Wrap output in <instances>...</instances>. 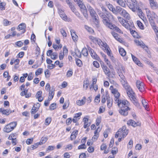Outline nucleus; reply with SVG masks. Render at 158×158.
Masks as SVG:
<instances>
[{"instance_id": "1", "label": "nucleus", "mask_w": 158, "mask_h": 158, "mask_svg": "<svg viewBox=\"0 0 158 158\" xmlns=\"http://www.w3.org/2000/svg\"><path fill=\"white\" fill-rule=\"evenodd\" d=\"M115 101L118 103V105L121 109L119 110L120 114L124 116L127 115L128 114V111L130 110L128 107L129 103L126 100H121L119 99L115 100Z\"/></svg>"}, {"instance_id": "2", "label": "nucleus", "mask_w": 158, "mask_h": 158, "mask_svg": "<svg viewBox=\"0 0 158 158\" xmlns=\"http://www.w3.org/2000/svg\"><path fill=\"white\" fill-rule=\"evenodd\" d=\"M87 7L91 16L94 19V22L98 23L99 19L98 17L93 8L89 5L87 6Z\"/></svg>"}, {"instance_id": "3", "label": "nucleus", "mask_w": 158, "mask_h": 158, "mask_svg": "<svg viewBox=\"0 0 158 158\" xmlns=\"http://www.w3.org/2000/svg\"><path fill=\"white\" fill-rule=\"evenodd\" d=\"M120 82L126 90L127 95L130 94L133 92L132 89L128 85L127 81L125 78L121 80Z\"/></svg>"}, {"instance_id": "4", "label": "nucleus", "mask_w": 158, "mask_h": 158, "mask_svg": "<svg viewBox=\"0 0 158 158\" xmlns=\"http://www.w3.org/2000/svg\"><path fill=\"white\" fill-rule=\"evenodd\" d=\"M129 8L133 11L135 12L137 9L138 5L137 2L135 0H131V2L127 4Z\"/></svg>"}, {"instance_id": "5", "label": "nucleus", "mask_w": 158, "mask_h": 158, "mask_svg": "<svg viewBox=\"0 0 158 158\" xmlns=\"http://www.w3.org/2000/svg\"><path fill=\"white\" fill-rule=\"evenodd\" d=\"M77 4L80 8L81 11L83 13L84 16L85 18H87L88 17L87 11L85 6L81 1L78 2Z\"/></svg>"}, {"instance_id": "6", "label": "nucleus", "mask_w": 158, "mask_h": 158, "mask_svg": "<svg viewBox=\"0 0 158 158\" xmlns=\"http://www.w3.org/2000/svg\"><path fill=\"white\" fill-rule=\"evenodd\" d=\"M98 14L99 16L101 17L102 19V22L104 25L105 24H107L108 23V22L110 20L109 19L108 17L106 16L103 12L101 11H98Z\"/></svg>"}, {"instance_id": "7", "label": "nucleus", "mask_w": 158, "mask_h": 158, "mask_svg": "<svg viewBox=\"0 0 158 158\" xmlns=\"http://www.w3.org/2000/svg\"><path fill=\"white\" fill-rule=\"evenodd\" d=\"M108 23H107V24H105L106 27H108L111 29L114 30L119 33H121V30L118 27H116L115 25H113L112 23H110V20L109 21Z\"/></svg>"}, {"instance_id": "8", "label": "nucleus", "mask_w": 158, "mask_h": 158, "mask_svg": "<svg viewBox=\"0 0 158 158\" xmlns=\"http://www.w3.org/2000/svg\"><path fill=\"white\" fill-rule=\"evenodd\" d=\"M136 86L140 91L142 92L145 90L144 84L142 82L137 80Z\"/></svg>"}, {"instance_id": "9", "label": "nucleus", "mask_w": 158, "mask_h": 158, "mask_svg": "<svg viewBox=\"0 0 158 158\" xmlns=\"http://www.w3.org/2000/svg\"><path fill=\"white\" fill-rule=\"evenodd\" d=\"M88 50L91 56L93 58L98 60L100 59L99 57L91 48L89 47L88 48Z\"/></svg>"}, {"instance_id": "10", "label": "nucleus", "mask_w": 158, "mask_h": 158, "mask_svg": "<svg viewBox=\"0 0 158 158\" xmlns=\"http://www.w3.org/2000/svg\"><path fill=\"white\" fill-rule=\"evenodd\" d=\"M121 134H122L123 138L125 137L128 134V131L126 129V126H123L122 128H120L118 130Z\"/></svg>"}, {"instance_id": "11", "label": "nucleus", "mask_w": 158, "mask_h": 158, "mask_svg": "<svg viewBox=\"0 0 158 158\" xmlns=\"http://www.w3.org/2000/svg\"><path fill=\"white\" fill-rule=\"evenodd\" d=\"M127 124L128 125H131L134 127H135L137 126H140L141 125L140 122H135L134 121L131 119H130L128 121Z\"/></svg>"}, {"instance_id": "12", "label": "nucleus", "mask_w": 158, "mask_h": 158, "mask_svg": "<svg viewBox=\"0 0 158 158\" xmlns=\"http://www.w3.org/2000/svg\"><path fill=\"white\" fill-rule=\"evenodd\" d=\"M132 93H131L130 94L128 95V96L131 98V100L132 101L133 103L136 106L139 107V105L135 97L132 95Z\"/></svg>"}, {"instance_id": "13", "label": "nucleus", "mask_w": 158, "mask_h": 158, "mask_svg": "<svg viewBox=\"0 0 158 158\" xmlns=\"http://www.w3.org/2000/svg\"><path fill=\"white\" fill-rule=\"evenodd\" d=\"M153 19L154 18H150L149 19V20L150 24L152 27L153 29L155 31V32H157V35L158 36V30L157 29V27L155 25V23Z\"/></svg>"}, {"instance_id": "14", "label": "nucleus", "mask_w": 158, "mask_h": 158, "mask_svg": "<svg viewBox=\"0 0 158 158\" xmlns=\"http://www.w3.org/2000/svg\"><path fill=\"white\" fill-rule=\"evenodd\" d=\"M118 18L119 21L122 24L125 28L128 29L129 28V26L127 24L126 21L122 18L120 17H118Z\"/></svg>"}, {"instance_id": "15", "label": "nucleus", "mask_w": 158, "mask_h": 158, "mask_svg": "<svg viewBox=\"0 0 158 158\" xmlns=\"http://www.w3.org/2000/svg\"><path fill=\"white\" fill-rule=\"evenodd\" d=\"M146 13L147 15L148 18H155L156 17V15L155 13L153 12H151L150 10L148 9H146Z\"/></svg>"}, {"instance_id": "16", "label": "nucleus", "mask_w": 158, "mask_h": 158, "mask_svg": "<svg viewBox=\"0 0 158 158\" xmlns=\"http://www.w3.org/2000/svg\"><path fill=\"white\" fill-rule=\"evenodd\" d=\"M120 14L128 20H129L130 19L129 14L124 9L123 10V11L120 13Z\"/></svg>"}, {"instance_id": "17", "label": "nucleus", "mask_w": 158, "mask_h": 158, "mask_svg": "<svg viewBox=\"0 0 158 158\" xmlns=\"http://www.w3.org/2000/svg\"><path fill=\"white\" fill-rule=\"evenodd\" d=\"M0 112L1 113L3 114L8 115L10 113H11L12 112L10 111V109H6L5 110L3 108H0Z\"/></svg>"}, {"instance_id": "18", "label": "nucleus", "mask_w": 158, "mask_h": 158, "mask_svg": "<svg viewBox=\"0 0 158 158\" xmlns=\"http://www.w3.org/2000/svg\"><path fill=\"white\" fill-rule=\"evenodd\" d=\"M26 25L25 23H21L18 26L17 29L19 30V31L22 30L21 34L24 33L25 31Z\"/></svg>"}, {"instance_id": "19", "label": "nucleus", "mask_w": 158, "mask_h": 158, "mask_svg": "<svg viewBox=\"0 0 158 158\" xmlns=\"http://www.w3.org/2000/svg\"><path fill=\"white\" fill-rule=\"evenodd\" d=\"M96 43L98 44L101 47H104L105 49H106L108 47L107 44L106 43H104L100 39H98Z\"/></svg>"}, {"instance_id": "20", "label": "nucleus", "mask_w": 158, "mask_h": 158, "mask_svg": "<svg viewBox=\"0 0 158 158\" xmlns=\"http://www.w3.org/2000/svg\"><path fill=\"white\" fill-rule=\"evenodd\" d=\"M151 7L153 9H156L158 8V5L154 0H149Z\"/></svg>"}, {"instance_id": "21", "label": "nucleus", "mask_w": 158, "mask_h": 158, "mask_svg": "<svg viewBox=\"0 0 158 158\" xmlns=\"http://www.w3.org/2000/svg\"><path fill=\"white\" fill-rule=\"evenodd\" d=\"M104 50L105 52H106L108 55L110 57L111 59L113 61L114 60V57L113 56H112V53L111 52L109 47L106 49H105Z\"/></svg>"}, {"instance_id": "22", "label": "nucleus", "mask_w": 158, "mask_h": 158, "mask_svg": "<svg viewBox=\"0 0 158 158\" xmlns=\"http://www.w3.org/2000/svg\"><path fill=\"white\" fill-rule=\"evenodd\" d=\"M101 8L102 11V12L106 15V16L108 17V18L110 17V16H112V15L109 12H108L106 8L104 6H102L101 7Z\"/></svg>"}, {"instance_id": "23", "label": "nucleus", "mask_w": 158, "mask_h": 158, "mask_svg": "<svg viewBox=\"0 0 158 158\" xmlns=\"http://www.w3.org/2000/svg\"><path fill=\"white\" fill-rule=\"evenodd\" d=\"M71 34L73 41L74 42L77 41L78 37L73 30L71 31Z\"/></svg>"}, {"instance_id": "24", "label": "nucleus", "mask_w": 158, "mask_h": 158, "mask_svg": "<svg viewBox=\"0 0 158 158\" xmlns=\"http://www.w3.org/2000/svg\"><path fill=\"white\" fill-rule=\"evenodd\" d=\"M88 119L85 117L83 119V121L84 122V127L85 128L89 127L90 124V123H88Z\"/></svg>"}, {"instance_id": "25", "label": "nucleus", "mask_w": 158, "mask_h": 158, "mask_svg": "<svg viewBox=\"0 0 158 158\" xmlns=\"http://www.w3.org/2000/svg\"><path fill=\"white\" fill-rule=\"evenodd\" d=\"M131 55L133 61L138 66H141V63L140 61L139 60L138 58L136 57H135V56L133 55L132 54H131Z\"/></svg>"}, {"instance_id": "26", "label": "nucleus", "mask_w": 158, "mask_h": 158, "mask_svg": "<svg viewBox=\"0 0 158 158\" xmlns=\"http://www.w3.org/2000/svg\"><path fill=\"white\" fill-rule=\"evenodd\" d=\"M12 130H13L11 129V128L8 124L5 126L3 128L4 131L6 133H9Z\"/></svg>"}, {"instance_id": "27", "label": "nucleus", "mask_w": 158, "mask_h": 158, "mask_svg": "<svg viewBox=\"0 0 158 158\" xmlns=\"http://www.w3.org/2000/svg\"><path fill=\"white\" fill-rule=\"evenodd\" d=\"M107 105L109 108H111L113 104V100L110 97L108 98H107Z\"/></svg>"}, {"instance_id": "28", "label": "nucleus", "mask_w": 158, "mask_h": 158, "mask_svg": "<svg viewBox=\"0 0 158 158\" xmlns=\"http://www.w3.org/2000/svg\"><path fill=\"white\" fill-rule=\"evenodd\" d=\"M116 2L117 3L121 6L123 7H126L125 2L123 0H117Z\"/></svg>"}, {"instance_id": "29", "label": "nucleus", "mask_w": 158, "mask_h": 158, "mask_svg": "<svg viewBox=\"0 0 158 158\" xmlns=\"http://www.w3.org/2000/svg\"><path fill=\"white\" fill-rule=\"evenodd\" d=\"M103 69L105 74L107 75L110 73L109 69L105 65H103L102 67Z\"/></svg>"}, {"instance_id": "30", "label": "nucleus", "mask_w": 158, "mask_h": 158, "mask_svg": "<svg viewBox=\"0 0 158 158\" xmlns=\"http://www.w3.org/2000/svg\"><path fill=\"white\" fill-rule=\"evenodd\" d=\"M9 127L11 128L13 130L16 127L17 125V123L16 122H13L8 124Z\"/></svg>"}, {"instance_id": "31", "label": "nucleus", "mask_w": 158, "mask_h": 158, "mask_svg": "<svg viewBox=\"0 0 158 158\" xmlns=\"http://www.w3.org/2000/svg\"><path fill=\"white\" fill-rule=\"evenodd\" d=\"M135 42L137 45L140 46L143 48H144L145 47H146L145 44L142 41H140L139 40H136Z\"/></svg>"}, {"instance_id": "32", "label": "nucleus", "mask_w": 158, "mask_h": 158, "mask_svg": "<svg viewBox=\"0 0 158 158\" xmlns=\"http://www.w3.org/2000/svg\"><path fill=\"white\" fill-rule=\"evenodd\" d=\"M40 106L35 107V105L32 107L31 111V114H34L38 110Z\"/></svg>"}, {"instance_id": "33", "label": "nucleus", "mask_w": 158, "mask_h": 158, "mask_svg": "<svg viewBox=\"0 0 158 158\" xmlns=\"http://www.w3.org/2000/svg\"><path fill=\"white\" fill-rule=\"evenodd\" d=\"M119 52L120 55L123 56H125L126 54V52L124 49L123 48H120L119 50Z\"/></svg>"}, {"instance_id": "34", "label": "nucleus", "mask_w": 158, "mask_h": 158, "mask_svg": "<svg viewBox=\"0 0 158 158\" xmlns=\"http://www.w3.org/2000/svg\"><path fill=\"white\" fill-rule=\"evenodd\" d=\"M82 54L85 56H87L88 55V51L85 48H84L82 50Z\"/></svg>"}, {"instance_id": "35", "label": "nucleus", "mask_w": 158, "mask_h": 158, "mask_svg": "<svg viewBox=\"0 0 158 158\" xmlns=\"http://www.w3.org/2000/svg\"><path fill=\"white\" fill-rule=\"evenodd\" d=\"M142 103L143 106L145 108V109L147 110H148V103L146 102L145 100V99H143L142 100Z\"/></svg>"}, {"instance_id": "36", "label": "nucleus", "mask_w": 158, "mask_h": 158, "mask_svg": "<svg viewBox=\"0 0 158 158\" xmlns=\"http://www.w3.org/2000/svg\"><path fill=\"white\" fill-rule=\"evenodd\" d=\"M85 102L83 99L77 100L76 102L77 104L79 106H81L85 104Z\"/></svg>"}, {"instance_id": "37", "label": "nucleus", "mask_w": 158, "mask_h": 158, "mask_svg": "<svg viewBox=\"0 0 158 158\" xmlns=\"http://www.w3.org/2000/svg\"><path fill=\"white\" fill-rule=\"evenodd\" d=\"M60 17L64 20H65L67 19V16L64 13L63 11H61L59 13Z\"/></svg>"}, {"instance_id": "38", "label": "nucleus", "mask_w": 158, "mask_h": 158, "mask_svg": "<svg viewBox=\"0 0 158 158\" xmlns=\"http://www.w3.org/2000/svg\"><path fill=\"white\" fill-rule=\"evenodd\" d=\"M43 71V69L42 68H39L35 71V74L36 76H38L42 73Z\"/></svg>"}, {"instance_id": "39", "label": "nucleus", "mask_w": 158, "mask_h": 158, "mask_svg": "<svg viewBox=\"0 0 158 158\" xmlns=\"http://www.w3.org/2000/svg\"><path fill=\"white\" fill-rule=\"evenodd\" d=\"M137 23L138 26V27H139V28L141 29H143L144 27V26L142 23L139 21H137Z\"/></svg>"}, {"instance_id": "40", "label": "nucleus", "mask_w": 158, "mask_h": 158, "mask_svg": "<svg viewBox=\"0 0 158 158\" xmlns=\"http://www.w3.org/2000/svg\"><path fill=\"white\" fill-rule=\"evenodd\" d=\"M107 7L109 9L112 11L113 13H115L116 12L115 8L113 7V6L111 4H110Z\"/></svg>"}, {"instance_id": "41", "label": "nucleus", "mask_w": 158, "mask_h": 158, "mask_svg": "<svg viewBox=\"0 0 158 158\" xmlns=\"http://www.w3.org/2000/svg\"><path fill=\"white\" fill-rule=\"evenodd\" d=\"M56 107V103H53L51 104L49 106L50 109L54 110Z\"/></svg>"}, {"instance_id": "42", "label": "nucleus", "mask_w": 158, "mask_h": 158, "mask_svg": "<svg viewBox=\"0 0 158 158\" xmlns=\"http://www.w3.org/2000/svg\"><path fill=\"white\" fill-rule=\"evenodd\" d=\"M118 148L117 147H114L113 148L112 150L111 151V153L114 155L116 154L118 152Z\"/></svg>"}, {"instance_id": "43", "label": "nucleus", "mask_w": 158, "mask_h": 158, "mask_svg": "<svg viewBox=\"0 0 158 158\" xmlns=\"http://www.w3.org/2000/svg\"><path fill=\"white\" fill-rule=\"evenodd\" d=\"M123 9L122 8L119 6H117L116 7L115 11L116 12L117 11L120 14V13L121 12Z\"/></svg>"}, {"instance_id": "44", "label": "nucleus", "mask_w": 158, "mask_h": 158, "mask_svg": "<svg viewBox=\"0 0 158 158\" xmlns=\"http://www.w3.org/2000/svg\"><path fill=\"white\" fill-rule=\"evenodd\" d=\"M51 121V118L50 117H48L45 120V124L48 125L50 123Z\"/></svg>"}, {"instance_id": "45", "label": "nucleus", "mask_w": 158, "mask_h": 158, "mask_svg": "<svg viewBox=\"0 0 158 158\" xmlns=\"http://www.w3.org/2000/svg\"><path fill=\"white\" fill-rule=\"evenodd\" d=\"M89 39L91 40L94 43L96 44V42L98 41V39L97 38H95L94 37L91 36L89 37Z\"/></svg>"}, {"instance_id": "46", "label": "nucleus", "mask_w": 158, "mask_h": 158, "mask_svg": "<svg viewBox=\"0 0 158 158\" xmlns=\"http://www.w3.org/2000/svg\"><path fill=\"white\" fill-rule=\"evenodd\" d=\"M57 54L56 53H53L51 56V58L52 60H55L57 58Z\"/></svg>"}, {"instance_id": "47", "label": "nucleus", "mask_w": 158, "mask_h": 158, "mask_svg": "<svg viewBox=\"0 0 158 158\" xmlns=\"http://www.w3.org/2000/svg\"><path fill=\"white\" fill-rule=\"evenodd\" d=\"M76 63L79 67H81L82 64L81 61L79 59H76Z\"/></svg>"}, {"instance_id": "48", "label": "nucleus", "mask_w": 158, "mask_h": 158, "mask_svg": "<svg viewBox=\"0 0 158 158\" xmlns=\"http://www.w3.org/2000/svg\"><path fill=\"white\" fill-rule=\"evenodd\" d=\"M86 148V146L84 144H82L79 146L78 147V149H85Z\"/></svg>"}, {"instance_id": "49", "label": "nucleus", "mask_w": 158, "mask_h": 158, "mask_svg": "<svg viewBox=\"0 0 158 158\" xmlns=\"http://www.w3.org/2000/svg\"><path fill=\"white\" fill-rule=\"evenodd\" d=\"M68 5L73 12H74V11L76 10L75 8H74V6L72 3L68 4Z\"/></svg>"}, {"instance_id": "50", "label": "nucleus", "mask_w": 158, "mask_h": 158, "mask_svg": "<svg viewBox=\"0 0 158 158\" xmlns=\"http://www.w3.org/2000/svg\"><path fill=\"white\" fill-rule=\"evenodd\" d=\"M100 95H98L95 98V102L98 103L100 101Z\"/></svg>"}, {"instance_id": "51", "label": "nucleus", "mask_w": 158, "mask_h": 158, "mask_svg": "<svg viewBox=\"0 0 158 158\" xmlns=\"http://www.w3.org/2000/svg\"><path fill=\"white\" fill-rule=\"evenodd\" d=\"M60 32L63 36L65 37L67 36V34L64 30L62 29H61Z\"/></svg>"}, {"instance_id": "52", "label": "nucleus", "mask_w": 158, "mask_h": 158, "mask_svg": "<svg viewBox=\"0 0 158 158\" xmlns=\"http://www.w3.org/2000/svg\"><path fill=\"white\" fill-rule=\"evenodd\" d=\"M111 33L112 35L115 38L116 40H117L118 38H119V35L115 33L114 32H112Z\"/></svg>"}, {"instance_id": "53", "label": "nucleus", "mask_w": 158, "mask_h": 158, "mask_svg": "<svg viewBox=\"0 0 158 158\" xmlns=\"http://www.w3.org/2000/svg\"><path fill=\"white\" fill-rule=\"evenodd\" d=\"M48 139L47 137H42L41 139V141L40 142L41 144L45 143L47 141Z\"/></svg>"}, {"instance_id": "54", "label": "nucleus", "mask_w": 158, "mask_h": 158, "mask_svg": "<svg viewBox=\"0 0 158 158\" xmlns=\"http://www.w3.org/2000/svg\"><path fill=\"white\" fill-rule=\"evenodd\" d=\"M94 66L97 68L99 67L100 65L99 63L97 61H94L93 62Z\"/></svg>"}, {"instance_id": "55", "label": "nucleus", "mask_w": 158, "mask_h": 158, "mask_svg": "<svg viewBox=\"0 0 158 158\" xmlns=\"http://www.w3.org/2000/svg\"><path fill=\"white\" fill-rule=\"evenodd\" d=\"M88 81H84V82L83 87L84 88H85L86 89H87L88 87Z\"/></svg>"}, {"instance_id": "56", "label": "nucleus", "mask_w": 158, "mask_h": 158, "mask_svg": "<svg viewBox=\"0 0 158 158\" xmlns=\"http://www.w3.org/2000/svg\"><path fill=\"white\" fill-rule=\"evenodd\" d=\"M105 110V108L103 107V106H101L99 108V110L98 113L99 114L102 113Z\"/></svg>"}, {"instance_id": "57", "label": "nucleus", "mask_w": 158, "mask_h": 158, "mask_svg": "<svg viewBox=\"0 0 158 158\" xmlns=\"http://www.w3.org/2000/svg\"><path fill=\"white\" fill-rule=\"evenodd\" d=\"M42 93V91H38L37 93L35 95L36 98H39L41 96Z\"/></svg>"}, {"instance_id": "58", "label": "nucleus", "mask_w": 158, "mask_h": 158, "mask_svg": "<svg viewBox=\"0 0 158 158\" xmlns=\"http://www.w3.org/2000/svg\"><path fill=\"white\" fill-rule=\"evenodd\" d=\"M5 6V4L2 3L1 2V1H0V9L1 10H4L5 9V7L4 6Z\"/></svg>"}, {"instance_id": "59", "label": "nucleus", "mask_w": 158, "mask_h": 158, "mask_svg": "<svg viewBox=\"0 0 158 158\" xmlns=\"http://www.w3.org/2000/svg\"><path fill=\"white\" fill-rule=\"evenodd\" d=\"M23 43L21 41H19L16 42L15 44L19 47H21L23 45Z\"/></svg>"}, {"instance_id": "60", "label": "nucleus", "mask_w": 158, "mask_h": 158, "mask_svg": "<svg viewBox=\"0 0 158 158\" xmlns=\"http://www.w3.org/2000/svg\"><path fill=\"white\" fill-rule=\"evenodd\" d=\"M33 141V138L28 139L27 140L26 143L27 144H30L32 143Z\"/></svg>"}, {"instance_id": "61", "label": "nucleus", "mask_w": 158, "mask_h": 158, "mask_svg": "<svg viewBox=\"0 0 158 158\" xmlns=\"http://www.w3.org/2000/svg\"><path fill=\"white\" fill-rule=\"evenodd\" d=\"M72 120L71 118H68L66 121V124L67 125H69L72 122Z\"/></svg>"}, {"instance_id": "62", "label": "nucleus", "mask_w": 158, "mask_h": 158, "mask_svg": "<svg viewBox=\"0 0 158 158\" xmlns=\"http://www.w3.org/2000/svg\"><path fill=\"white\" fill-rule=\"evenodd\" d=\"M94 151V148L92 146L89 147L88 149V151L89 152H93Z\"/></svg>"}, {"instance_id": "63", "label": "nucleus", "mask_w": 158, "mask_h": 158, "mask_svg": "<svg viewBox=\"0 0 158 158\" xmlns=\"http://www.w3.org/2000/svg\"><path fill=\"white\" fill-rule=\"evenodd\" d=\"M118 74L121 78V80L125 78V77L122 73L118 72Z\"/></svg>"}, {"instance_id": "64", "label": "nucleus", "mask_w": 158, "mask_h": 158, "mask_svg": "<svg viewBox=\"0 0 158 158\" xmlns=\"http://www.w3.org/2000/svg\"><path fill=\"white\" fill-rule=\"evenodd\" d=\"M120 94L118 92V91L117 92H116V93L114 94V96L115 98V100H116L117 99H119L118 98L120 96Z\"/></svg>"}]
</instances>
